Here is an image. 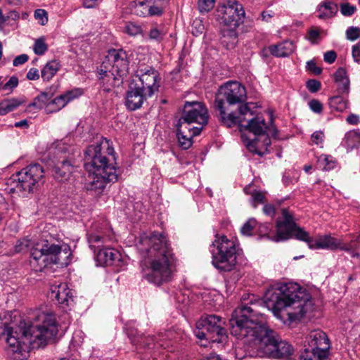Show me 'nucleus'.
Segmentation results:
<instances>
[{"instance_id":"obj_1","label":"nucleus","mask_w":360,"mask_h":360,"mask_svg":"<svg viewBox=\"0 0 360 360\" xmlns=\"http://www.w3.org/2000/svg\"><path fill=\"white\" fill-rule=\"evenodd\" d=\"M258 307L251 302V306L243 305L234 311L229 321L231 335L244 339L250 356L289 359L294 352L292 346L267 326L266 317Z\"/></svg>"},{"instance_id":"obj_2","label":"nucleus","mask_w":360,"mask_h":360,"mask_svg":"<svg viewBox=\"0 0 360 360\" xmlns=\"http://www.w3.org/2000/svg\"><path fill=\"white\" fill-rule=\"evenodd\" d=\"M58 326L53 314H44L40 324L13 330L8 313L0 314V338L6 335L7 351L15 359H23L30 349L44 347L52 342L58 334Z\"/></svg>"},{"instance_id":"obj_3","label":"nucleus","mask_w":360,"mask_h":360,"mask_svg":"<svg viewBox=\"0 0 360 360\" xmlns=\"http://www.w3.org/2000/svg\"><path fill=\"white\" fill-rule=\"evenodd\" d=\"M137 248L148 268L145 274L148 282L159 285L172 280L177 259L170 241L164 233L154 232L141 236Z\"/></svg>"},{"instance_id":"obj_4","label":"nucleus","mask_w":360,"mask_h":360,"mask_svg":"<svg viewBox=\"0 0 360 360\" xmlns=\"http://www.w3.org/2000/svg\"><path fill=\"white\" fill-rule=\"evenodd\" d=\"M280 297L276 296V300L268 307L274 314L282 319L287 317L290 322L299 321L310 314L314 310V304L309 295L297 283H289L279 288Z\"/></svg>"},{"instance_id":"obj_5","label":"nucleus","mask_w":360,"mask_h":360,"mask_svg":"<svg viewBox=\"0 0 360 360\" xmlns=\"http://www.w3.org/2000/svg\"><path fill=\"white\" fill-rule=\"evenodd\" d=\"M104 149L113 156V148L107 141L89 146L85 152V167L91 172L86 188L98 194L103 191L108 183L116 181L118 177L117 169L110 162V159L103 152Z\"/></svg>"},{"instance_id":"obj_6","label":"nucleus","mask_w":360,"mask_h":360,"mask_svg":"<svg viewBox=\"0 0 360 360\" xmlns=\"http://www.w3.org/2000/svg\"><path fill=\"white\" fill-rule=\"evenodd\" d=\"M71 255L69 245L55 241L51 237L34 245L31 249L30 264L34 271H41L49 264V260L53 264H68Z\"/></svg>"},{"instance_id":"obj_7","label":"nucleus","mask_w":360,"mask_h":360,"mask_svg":"<svg viewBox=\"0 0 360 360\" xmlns=\"http://www.w3.org/2000/svg\"><path fill=\"white\" fill-rule=\"evenodd\" d=\"M298 226L295 221L294 217L288 209L281 210V215L277 218L275 229L271 224L264 223L258 227L259 236L273 242L278 243L287 240L291 238H296Z\"/></svg>"},{"instance_id":"obj_8","label":"nucleus","mask_w":360,"mask_h":360,"mask_svg":"<svg viewBox=\"0 0 360 360\" xmlns=\"http://www.w3.org/2000/svg\"><path fill=\"white\" fill-rule=\"evenodd\" d=\"M271 125L267 126L265 120L262 117L250 118L247 124L243 125V129L254 134L256 138L254 140H247L245 145L248 149L253 153L262 156L271 146V142L269 134L276 136L278 130L273 124V117H271Z\"/></svg>"},{"instance_id":"obj_9","label":"nucleus","mask_w":360,"mask_h":360,"mask_svg":"<svg viewBox=\"0 0 360 360\" xmlns=\"http://www.w3.org/2000/svg\"><path fill=\"white\" fill-rule=\"evenodd\" d=\"M210 251L214 267L223 271L234 269L237 263V245L233 240L217 233Z\"/></svg>"},{"instance_id":"obj_10","label":"nucleus","mask_w":360,"mask_h":360,"mask_svg":"<svg viewBox=\"0 0 360 360\" xmlns=\"http://www.w3.org/2000/svg\"><path fill=\"white\" fill-rule=\"evenodd\" d=\"M43 176L44 169L39 164L30 165L12 175L8 183L10 191L26 196L34 191Z\"/></svg>"},{"instance_id":"obj_11","label":"nucleus","mask_w":360,"mask_h":360,"mask_svg":"<svg viewBox=\"0 0 360 360\" xmlns=\"http://www.w3.org/2000/svg\"><path fill=\"white\" fill-rule=\"evenodd\" d=\"M224 324V321L219 316L207 315L202 316L196 323L194 333L200 340L205 339L214 342H221L226 335Z\"/></svg>"},{"instance_id":"obj_12","label":"nucleus","mask_w":360,"mask_h":360,"mask_svg":"<svg viewBox=\"0 0 360 360\" xmlns=\"http://www.w3.org/2000/svg\"><path fill=\"white\" fill-rule=\"evenodd\" d=\"M215 15L217 20L231 28H237L244 22L245 12L238 1L227 0L218 5Z\"/></svg>"},{"instance_id":"obj_13","label":"nucleus","mask_w":360,"mask_h":360,"mask_svg":"<svg viewBox=\"0 0 360 360\" xmlns=\"http://www.w3.org/2000/svg\"><path fill=\"white\" fill-rule=\"evenodd\" d=\"M296 239L307 243L311 250L323 249L334 251L341 250L343 244L342 240L335 238L330 234L319 236L316 240H314L307 231L299 226L296 232Z\"/></svg>"},{"instance_id":"obj_14","label":"nucleus","mask_w":360,"mask_h":360,"mask_svg":"<svg viewBox=\"0 0 360 360\" xmlns=\"http://www.w3.org/2000/svg\"><path fill=\"white\" fill-rule=\"evenodd\" d=\"M247 99V92L245 86L238 82H228L221 86L216 96L214 105L221 100L222 105H229L243 103Z\"/></svg>"},{"instance_id":"obj_15","label":"nucleus","mask_w":360,"mask_h":360,"mask_svg":"<svg viewBox=\"0 0 360 360\" xmlns=\"http://www.w3.org/2000/svg\"><path fill=\"white\" fill-rule=\"evenodd\" d=\"M214 106L216 109L219 111L220 120L224 125L228 127H231L238 124L241 131L243 129L244 125L243 122L245 120L244 116L248 114H250V115H252V112L248 104H245L239 107L238 115L232 112L227 114L226 107V105H222L221 100H218L217 105H214Z\"/></svg>"},{"instance_id":"obj_16","label":"nucleus","mask_w":360,"mask_h":360,"mask_svg":"<svg viewBox=\"0 0 360 360\" xmlns=\"http://www.w3.org/2000/svg\"><path fill=\"white\" fill-rule=\"evenodd\" d=\"M136 76L139 79L141 88L147 92L148 95L153 96L158 91L161 78L158 72L152 67H139Z\"/></svg>"},{"instance_id":"obj_17","label":"nucleus","mask_w":360,"mask_h":360,"mask_svg":"<svg viewBox=\"0 0 360 360\" xmlns=\"http://www.w3.org/2000/svg\"><path fill=\"white\" fill-rule=\"evenodd\" d=\"M181 116L184 119L202 127L207 124L210 117L205 104L197 101H186Z\"/></svg>"},{"instance_id":"obj_18","label":"nucleus","mask_w":360,"mask_h":360,"mask_svg":"<svg viewBox=\"0 0 360 360\" xmlns=\"http://www.w3.org/2000/svg\"><path fill=\"white\" fill-rule=\"evenodd\" d=\"M305 342L308 344V347L311 352L319 353V356L321 360H326L328 359V350L330 348L329 339L326 334L320 330H314L306 337Z\"/></svg>"},{"instance_id":"obj_19","label":"nucleus","mask_w":360,"mask_h":360,"mask_svg":"<svg viewBox=\"0 0 360 360\" xmlns=\"http://www.w3.org/2000/svg\"><path fill=\"white\" fill-rule=\"evenodd\" d=\"M103 63H108V66L115 71L120 77L124 78L129 70L127 53L122 49H111L108 51L106 59Z\"/></svg>"},{"instance_id":"obj_20","label":"nucleus","mask_w":360,"mask_h":360,"mask_svg":"<svg viewBox=\"0 0 360 360\" xmlns=\"http://www.w3.org/2000/svg\"><path fill=\"white\" fill-rule=\"evenodd\" d=\"M49 296L52 300L56 301L59 307L65 311L71 307L74 302L72 293L65 283L52 285Z\"/></svg>"},{"instance_id":"obj_21","label":"nucleus","mask_w":360,"mask_h":360,"mask_svg":"<svg viewBox=\"0 0 360 360\" xmlns=\"http://www.w3.org/2000/svg\"><path fill=\"white\" fill-rule=\"evenodd\" d=\"M151 96L139 84H131L126 94L125 105L129 110H135L140 108L143 102Z\"/></svg>"},{"instance_id":"obj_22","label":"nucleus","mask_w":360,"mask_h":360,"mask_svg":"<svg viewBox=\"0 0 360 360\" xmlns=\"http://www.w3.org/2000/svg\"><path fill=\"white\" fill-rule=\"evenodd\" d=\"M98 73V79L105 91H110L112 88L120 86L123 82L124 78L109 68L108 63H102Z\"/></svg>"},{"instance_id":"obj_23","label":"nucleus","mask_w":360,"mask_h":360,"mask_svg":"<svg viewBox=\"0 0 360 360\" xmlns=\"http://www.w3.org/2000/svg\"><path fill=\"white\" fill-rule=\"evenodd\" d=\"M120 253L112 248H101L98 250L96 260L101 266L112 265L115 261H120Z\"/></svg>"},{"instance_id":"obj_24","label":"nucleus","mask_w":360,"mask_h":360,"mask_svg":"<svg viewBox=\"0 0 360 360\" xmlns=\"http://www.w3.org/2000/svg\"><path fill=\"white\" fill-rule=\"evenodd\" d=\"M295 46L292 41H284L277 45L269 46L270 53L276 57H286L295 51Z\"/></svg>"},{"instance_id":"obj_25","label":"nucleus","mask_w":360,"mask_h":360,"mask_svg":"<svg viewBox=\"0 0 360 360\" xmlns=\"http://www.w3.org/2000/svg\"><path fill=\"white\" fill-rule=\"evenodd\" d=\"M73 172V166L68 160H63L53 169L54 177L59 180H67Z\"/></svg>"},{"instance_id":"obj_26","label":"nucleus","mask_w":360,"mask_h":360,"mask_svg":"<svg viewBox=\"0 0 360 360\" xmlns=\"http://www.w3.org/2000/svg\"><path fill=\"white\" fill-rule=\"evenodd\" d=\"M193 124V122L184 119V117L181 116L176 124L177 132H179V134L199 135L203 129L202 127H195L192 125Z\"/></svg>"},{"instance_id":"obj_27","label":"nucleus","mask_w":360,"mask_h":360,"mask_svg":"<svg viewBox=\"0 0 360 360\" xmlns=\"http://www.w3.org/2000/svg\"><path fill=\"white\" fill-rule=\"evenodd\" d=\"M61 65L58 60L49 61L41 70V76L44 81H49L60 69Z\"/></svg>"},{"instance_id":"obj_28","label":"nucleus","mask_w":360,"mask_h":360,"mask_svg":"<svg viewBox=\"0 0 360 360\" xmlns=\"http://www.w3.org/2000/svg\"><path fill=\"white\" fill-rule=\"evenodd\" d=\"M24 103V100L18 98H6L0 102V115H5L17 109Z\"/></svg>"},{"instance_id":"obj_29","label":"nucleus","mask_w":360,"mask_h":360,"mask_svg":"<svg viewBox=\"0 0 360 360\" xmlns=\"http://www.w3.org/2000/svg\"><path fill=\"white\" fill-rule=\"evenodd\" d=\"M236 28L224 30L222 32L221 44L227 49H233L238 43Z\"/></svg>"},{"instance_id":"obj_30","label":"nucleus","mask_w":360,"mask_h":360,"mask_svg":"<svg viewBox=\"0 0 360 360\" xmlns=\"http://www.w3.org/2000/svg\"><path fill=\"white\" fill-rule=\"evenodd\" d=\"M246 194L251 195V202L254 207H257L258 204L264 203L266 200V192L253 189L251 185L244 188Z\"/></svg>"},{"instance_id":"obj_31","label":"nucleus","mask_w":360,"mask_h":360,"mask_svg":"<svg viewBox=\"0 0 360 360\" xmlns=\"http://www.w3.org/2000/svg\"><path fill=\"white\" fill-rule=\"evenodd\" d=\"M319 167L325 171H330L338 165L337 160L330 155L322 154L318 158Z\"/></svg>"},{"instance_id":"obj_32","label":"nucleus","mask_w":360,"mask_h":360,"mask_svg":"<svg viewBox=\"0 0 360 360\" xmlns=\"http://www.w3.org/2000/svg\"><path fill=\"white\" fill-rule=\"evenodd\" d=\"M166 34L162 25H153L148 32V39L152 41H160Z\"/></svg>"},{"instance_id":"obj_33","label":"nucleus","mask_w":360,"mask_h":360,"mask_svg":"<svg viewBox=\"0 0 360 360\" xmlns=\"http://www.w3.org/2000/svg\"><path fill=\"white\" fill-rule=\"evenodd\" d=\"M51 98V96L50 94L42 92L34 99L33 102L29 105V107L34 108L37 110L46 108Z\"/></svg>"},{"instance_id":"obj_34","label":"nucleus","mask_w":360,"mask_h":360,"mask_svg":"<svg viewBox=\"0 0 360 360\" xmlns=\"http://www.w3.org/2000/svg\"><path fill=\"white\" fill-rule=\"evenodd\" d=\"M347 101L340 96H333L329 101L330 108L339 112H342L347 109Z\"/></svg>"},{"instance_id":"obj_35","label":"nucleus","mask_w":360,"mask_h":360,"mask_svg":"<svg viewBox=\"0 0 360 360\" xmlns=\"http://www.w3.org/2000/svg\"><path fill=\"white\" fill-rule=\"evenodd\" d=\"M149 5L146 0L134 1V13L139 16L145 17L148 15Z\"/></svg>"},{"instance_id":"obj_36","label":"nucleus","mask_w":360,"mask_h":360,"mask_svg":"<svg viewBox=\"0 0 360 360\" xmlns=\"http://www.w3.org/2000/svg\"><path fill=\"white\" fill-rule=\"evenodd\" d=\"M48 50V45L45 41L44 37H40L34 41L33 51L36 55H44Z\"/></svg>"},{"instance_id":"obj_37","label":"nucleus","mask_w":360,"mask_h":360,"mask_svg":"<svg viewBox=\"0 0 360 360\" xmlns=\"http://www.w3.org/2000/svg\"><path fill=\"white\" fill-rule=\"evenodd\" d=\"M88 242L91 249L99 248L105 242V238L97 233H89L88 234Z\"/></svg>"},{"instance_id":"obj_38","label":"nucleus","mask_w":360,"mask_h":360,"mask_svg":"<svg viewBox=\"0 0 360 360\" xmlns=\"http://www.w3.org/2000/svg\"><path fill=\"white\" fill-rule=\"evenodd\" d=\"M196 135L179 134V132H177V138L179 144L184 149H188L192 145V139Z\"/></svg>"},{"instance_id":"obj_39","label":"nucleus","mask_w":360,"mask_h":360,"mask_svg":"<svg viewBox=\"0 0 360 360\" xmlns=\"http://www.w3.org/2000/svg\"><path fill=\"white\" fill-rule=\"evenodd\" d=\"M257 221L254 218L249 219L241 227L240 232L244 236H251L252 231L256 227Z\"/></svg>"},{"instance_id":"obj_40","label":"nucleus","mask_w":360,"mask_h":360,"mask_svg":"<svg viewBox=\"0 0 360 360\" xmlns=\"http://www.w3.org/2000/svg\"><path fill=\"white\" fill-rule=\"evenodd\" d=\"M346 38L349 41H355L360 37V28L358 27H349L346 30Z\"/></svg>"},{"instance_id":"obj_41","label":"nucleus","mask_w":360,"mask_h":360,"mask_svg":"<svg viewBox=\"0 0 360 360\" xmlns=\"http://www.w3.org/2000/svg\"><path fill=\"white\" fill-rule=\"evenodd\" d=\"M318 354L319 353L311 352L309 349H305L304 351L300 354L299 360H321ZM326 360H328V358Z\"/></svg>"},{"instance_id":"obj_42","label":"nucleus","mask_w":360,"mask_h":360,"mask_svg":"<svg viewBox=\"0 0 360 360\" xmlns=\"http://www.w3.org/2000/svg\"><path fill=\"white\" fill-rule=\"evenodd\" d=\"M215 0H198V8L201 13L208 12L214 6Z\"/></svg>"},{"instance_id":"obj_43","label":"nucleus","mask_w":360,"mask_h":360,"mask_svg":"<svg viewBox=\"0 0 360 360\" xmlns=\"http://www.w3.org/2000/svg\"><path fill=\"white\" fill-rule=\"evenodd\" d=\"M53 103H58V107L49 109V113H52L60 110L67 105L68 102L67 100L65 99L63 95L61 94L53 99Z\"/></svg>"},{"instance_id":"obj_44","label":"nucleus","mask_w":360,"mask_h":360,"mask_svg":"<svg viewBox=\"0 0 360 360\" xmlns=\"http://www.w3.org/2000/svg\"><path fill=\"white\" fill-rule=\"evenodd\" d=\"M34 18L39 20L41 25H44L48 22V13L44 9H37L34 11Z\"/></svg>"},{"instance_id":"obj_45","label":"nucleus","mask_w":360,"mask_h":360,"mask_svg":"<svg viewBox=\"0 0 360 360\" xmlns=\"http://www.w3.org/2000/svg\"><path fill=\"white\" fill-rule=\"evenodd\" d=\"M356 10V6H352L348 3L342 4L340 5V12L345 16L352 15Z\"/></svg>"},{"instance_id":"obj_46","label":"nucleus","mask_w":360,"mask_h":360,"mask_svg":"<svg viewBox=\"0 0 360 360\" xmlns=\"http://www.w3.org/2000/svg\"><path fill=\"white\" fill-rule=\"evenodd\" d=\"M82 92L79 89H75L70 91H68L63 94V95L65 99L67 100V102L69 103L73 99L78 98L79 96L82 95Z\"/></svg>"},{"instance_id":"obj_47","label":"nucleus","mask_w":360,"mask_h":360,"mask_svg":"<svg viewBox=\"0 0 360 360\" xmlns=\"http://www.w3.org/2000/svg\"><path fill=\"white\" fill-rule=\"evenodd\" d=\"M307 88L311 93H316L320 90L321 84L316 79H309L307 82Z\"/></svg>"},{"instance_id":"obj_48","label":"nucleus","mask_w":360,"mask_h":360,"mask_svg":"<svg viewBox=\"0 0 360 360\" xmlns=\"http://www.w3.org/2000/svg\"><path fill=\"white\" fill-rule=\"evenodd\" d=\"M18 85V79L15 76H12L9 80L4 85L1 84V89L4 90H11L17 87Z\"/></svg>"},{"instance_id":"obj_49","label":"nucleus","mask_w":360,"mask_h":360,"mask_svg":"<svg viewBox=\"0 0 360 360\" xmlns=\"http://www.w3.org/2000/svg\"><path fill=\"white\" fill-rule=\"evenodd\" d=\"M340 250L349 253L352 257L360 258V253L355 250V248L352 245V242L349 244H346L343 242Z\"/></svg>"},{"instance_id":"obj_50","label":"nucleus","mask_w":360,"mask_h":360,"mask_svg":"<svg viewBox=\"0 0 360 360\" xmlns=\"http://www.w3.org/2000/svg\"><path fill=\"white\" fill-rule=\"evenodd\" d=\"M30 246V240L27 239H22L17 241L14 249L15 252H21L25 250Z\"/></svg>"},{"instance_id":"obj_51","label":"nucleus","mask_w":360,"mask_h":360,"mask_svg":"<svg viewBox=\"0 0 360 360\" xmlns=\"http://www.w3.org/2000/svg\"><path fill=\"white\" fill-rule=\"evenodd\" d=\"M338 84V90L341 94H348L349 90V80L343 79L340 82H336Z\"/></svg>"},{"instance_id":"obj_52","label":"nucleus","mask_w":360,"mask_h":360,"mask_svg":"<svg viewBox=\"0 0 360 360\" xmlns=\"http://www.w3.org/2000/svg\"><path fill=\"white\" fill-rule=\"evenodd\" d=\"M309 105L310 109L316 113H321L323 110V105L318 100L313 99L310 101L309 102Z\"/></svg>"},{"instance_id":"obj_53","label":"nucleus","mask_w":360,"mask_h":360,"mask_svg":"<svg viewBox=\"0 0 360 360\" xmlns=\"http://www.w3.org/2000/svg\"><path fill=\"white\" fill-rule=\"evenodd\" d=\"M334 77L335 82L349 79L347 76L346 70L342 68H340L336 70Z\"/></svg>"},{"instance_id":"obj_54","label":"nucleus","mask_w":360,"mask_h":360,"mask_svg":"<svg viewBox=\"0 0 360 360\" xmlns=\"http://www.w3.org/2000/svg\"><path fill=\"white\" fill-rule=\"evenodd\" d=\"M323 139L324 134L321 131H316L314 132L311 136V141L316 145L322 143L323 141Z\"/></svg>"},{"instance_id":"obj_55","label":"nucleus","mask_w":360,"mask_h":360,"mask_svg":"<svg viewBox=\"0 0 360 360\" xmlns=\"http://www.w3.org/2000/svg\"><path fill=\"white\" fill-rule=\"evenodd\" d=\"M320 33L319 30L313 28L309 30L307 39L309 41H310L312 44H315L317 42Z\"/></svg>"},{"instance_id":"obj_56","label":"nucleus","mask_w":360,"mask_h":360,"mask_svg":"<svg viewBox=\"0 0 360 360\" xmlns=\"http://www.w3.org/2000/svg\"><path fill=\"white\" fill-rule=\"evenodd\" d=\"M127 32L131 36H136L141 33V27L136 25L134 24H129L127 27Z\"/></svg>"},{"instance_id":"obj_57","label":"nucleus","mask_w":360,"mask_h":360,"mask_svg":"<svg viewBox=\"0 0 360 360\" xmlns=\"http://www.w3.org/2000/svg\"><path fill=\"white\" fill-rule=\"evenodd\" d=\"M307 69L315 74L316 75H319L321 73L322 69L319 67H318L316 64V63L313 60H309L307 63Z\"/></svg>"},{"instance_id":"obj_58","label":"nucleus","mask_w":360,"mask_h":360,"mask_svg":"<svg viewBox=\"0 0 360 360\" xmlns=\"http://www.w3.org/2000/svg\"><path fill=\"white\" fill-rule=\"evenodd\" d=\"M336 58L337 54L334 51H328L326 52L323 56L324 61L329 64L334 63Z\"/></svg>"},{"instance_id":"obj_59","label":"nucleus","mask_w":360,"mask_h":360,"mask_svg":"<svg viewBox=\"0 0 360 360\" xmlns=\"http://www.w3.org/2000/svg\"><path fill=\"white\" fill-rule=\"evenodd\" d=\"M29 59V57L27 54H21L20 56H16L13 61V65L14 66H18L25 63Z\"/></svg>"},{"instance_id":"obj_60","label":"nucleus","mask_w":360,"mask_h":360,"mask_svg":"<svg viewBox=\"0 0 360 360\" xmlns=\"http://www.w3.org/2000/svg\"><path fill=\"white\" fill-rule=\"evenodd\" d=\"M39 70L35 68H30L26 76L29 80H37L39 79Z\"/></svg>"},{"instance_id":"obj_61","label":"nucleus","mask_w":360,"mask_h":360,"mask_svg":"<svg viewBox=\"0 0 360 360\" xmlns=\"http://www.w3.org/2000/svg\"><path fill=\"white\" fill-rule=\"evenodd\" d=\"M352 57L355 62L360 63V41L352 46Z\"/></svg>"},{"instance_id":"obj_62","label":"nucleus","mask_w":360,"mask_h":360,"mask_svg":"<svg viewBox=\"0 0 360 360\" xmlns=\"http://www.w3.org/2000/svg\"><path fill=\"white\" fill-rule=\"evenodd\" d=\"M263 212L266 215L274 217L276 214L275 207L271 204H266L263 207Z\"/></svg>"},{"instance_id":"obj_63","label":"nucleus","mask_w":360,"mask_h":360,"mask_svg":"<svg viewBox=\"0 0 360 360\" xmlns=\"http://www.w3.org/2000/svg\"><path fill=\"white\" fill-rule=\"evenodd\" d=\"M162 13V10L158 6H151L148 7V15L153 16V15H160Z\"/></svg>"},{"instance_id":"obj_64","label":"nucleus","mask_w":360,"mask_h":360,"mask_svg":"<svg viewBox=\"0 0 360 360\" xmlns=\"http://www.w3.org/2000/svg\"><path fill=\"white\" fill-rule=\"evenodd\" d=\"M82 5L86 8H93L97 6L98 0H82Z\"/></svg>"}]
</instances>
